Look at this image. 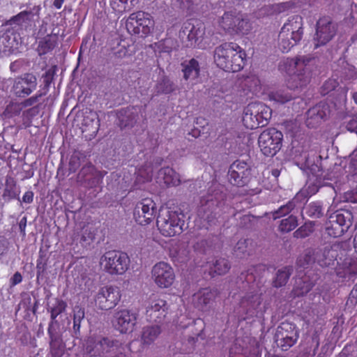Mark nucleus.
Wrapping results in <instances>:
<instances>
[{
    "instance_id": "1",
    "label": "nucleus",
    "mask_w": 357,
    "mask_h": 357,
    "mask_svg": "<svg viewBox=\"0 0 357 357\" xmlns=\"http://www.w3.org/2000/svg\"><path fill=\"white\" fill-rule=\"evenodd\" d=\"M313 58L310 56H296L286 58L279 68L288 75L286 80L287 89H281L269 93V99L280 104H284L294 98L289 90L306 86L310 82L312 68L310 66Z\"/></svg>"
},
{
    "instance_id": "2",
    "label": "nucleus",
    "mask_w": 357,
    "mask_h": 357,
    "mask_svg": "<svg viewBox=\"0 0 357 357\" xmlns=\"http://www.w3.org/2000/svg\"><path fill=\"white\" fill-rule=\"evenodd\" d=\"M214 61L224 71L239 72L245 64L246 53L236 43H224L215 47Z\"/></svg>"
},
{
    "instance_id": "3",
    "label": "nucleus",
    "mask_w": 357,
    "mask_h": 357,
    "mask_svg": "<svg viewBox=\"0 0 357 357\" xmlns=\"http://www.w3.org/2000/svg\"><path fill=\"white\" fill-rule=\"evenodd\" d=\"M184 215L170 208H161L156 219L160 233L165 237L180 234L183 231Z\"/></svg>"
},
{
    "instance_id": "4",
    "label": "nucleus",
    "mask_w": 357,
    "mask_h": 357,
    "mask_svg": "<svg viewBox=\"0 0 357 357\" xmlns=\"http://www.w3.org/2000/svg\"><path fill=\"white\" fill-rule=\"evenodd\" d=\"M272 116V109L266 105L250 102L244 109L243 123L248 129L254 130L268 123Z\"/></svg>"
},
{
    "instance_id": "5",
    "label": "nucleus",
    "mask_w": 357,
    "mask_h": 357,
    "mask_svg": "<svg viewBox=\"0 0 357 357\" xmlns=\"http://www.w3.org/2000/svg\"><path fill=\"white\" fill-rule=\"evenodd\" d=\"M63 33L60 34L59 31L48 33V24L43 21L38 31L36 38V51L39 56L52 54L61 43Z\"/></svg>"
},
{
    "instance_id": "6",
    "label": "nucleus",
    "mask_w": 357,
    "mask_h": 357,
    "mask_svg": "<svg viewBox=\"0 0 357 357\" xmlns=\"http://www.w3.org/2000/svg\"><path fill=\"white\" fill-rule=\"evenodd\" d=\"M155 26L153 17L148 13L137 11L131 13L126 22L128 31L132 34L146 37L150 35Z\"/></svg>"
},
{
    "instance_id": "7",
    "label": "nucleus",
    "mask_w": 357,
    "mask_h": 357,
    "mask_svg": "<svg viewBox=\"0 0 357 357\" xmlns=\"http://www.w3.org/2000/svg\"><path fill=\"white\" fill-rule=\"evenodd\" d=\"M219 25L230 34H248L252 29L248 19L236 11L225 12L219 21Z\"/></svg>"
},
{
    "instance_id": "8",
    "label": "nucleus",
    "mask_w": 357,
    "mask_h": 357,
    "mask_svg": "<svg viewBox=\"0 0 357 357\" xmlns=\"http://www.w3.org/2000/svg\"><path fill=\"white\" fill-rule=\"evenodd\" d=\"M283 134L275 128H268L261 132L258 137V146L265 156L273 157L281 149Z\"/></svg>"
},
{
    "instance_id": "9",
    "label": "nucleus",
    "mask_w": 357,
    "mask_h": 357,
    "mask_svg": "<svg viewBox=\"0 0 357 357\" xmlns=\"http://www.w3.org/2000/svg\"><path fill=\"white\" fill-rule=\"evenodd\" d=\"M105 271L110 275H123L129 268L130 259L128 255L121 251L107 252L100 259Z\"/></svg>"
},
{
    "instance_id": "10",
    "label": "nucleus",
    "mask_w": 357,
    "mask_h": 357,
    "mask_svg": "<svg viewBox=\"0 0 357 357\" xmlns=\"http://www.w3.org/2000/svg\"><path fill=\"white\" fill-rule=\"evenodd\" d=\"M138 319L139 313L137 311L123 308L115 311L112 319V324L120 333H131L136 328Z\"/></svg>"
},
{
    "instance_id": "11",
    "label": "nucleus",
    "mask_w": 357,
    "mask_h": 357,
    "mask_svg": "<svg viewBox=\"0 0 357 357\" xmlns=\"http://www.w3.org/2000/svg\"><path fill=\"white\" fill-rule=\"evenodd\" d=\"M299 337V329L297 326L289 321L282 322L277 328L275 341L282 351H287L293 347Z\"/></svg>"
},
{
    "instance_id": "12",
    "label": "nucleus",
    "mask_w": 357,
    "mask_h": 357,
    "mask_svg": "<svg viewBox=\"0 0 357 357\" xmlns=\"http://www.w3.org/2000/svg\"><path fill=\"white\" fill-rule=\"evenodd\" d=\"M351 225V213L337 211L329 216L326 230L330 236L337 238L347 232Z\"/></svg>"
},
{
    "instance_id": "13",
    "label": "nucleus",
    "mask_w": 357,
    "mask_h": 357,
    "mask_svg": "<svg viewBox=\"0 0 357 357\" xmlns=\"http://www.w3.org/2000/svg\"><path fill=\"white\" fill-rule=\"evenodd\" d=\"M337 25L328 16L320 17L316 24V33L314 37V48L326 45L336 35Z\"/></svg>"
},
{
    "instance_id": "14",
    "label": "nucleus",
    "mask_w": 357,
    "mask_h": 357,
    "mask_svg": "<svg viewBox=\"0 0 357 357\" xmlns=\"http://www.w3.org/2000/svg\"><path fill=\"white\" fill-rule=\"evenodd\" d=\"M119 342L109 337L91 339L87 342L86 351L91 356L109 357L117 350Z\"/></svg>"
},
{
    "instance_id": "15",
    "label": "nucleus",
    "mask_w": 357,
    "mask_h": 357,
    "mask_svg": "<svg viewBox=\"0 0 357 357\" xmlns=\"http://www.w3.org/2000/svg\"><path fill=\"white\" fill-rule=\"evenodd\" d=\"M121 298V291L114 286H105L98 291L95 302L99 309L109 310L115 307Z\"/></svg>"
},
{
    "instance_id": "16",
    "label": "nucleus",
    "mask_w": 357,
    "mask_h": 357,
    "mask_svg": "<svg viewBox=\"0 0 357 357\" xmlns=\"http://www.w3.org/2000/svg\"><path fill=\"white\" fill-rule=\"evenodd\" d=\"M151 278L157 287L160 289H167L173 284L175 273L169 264L159 261L151 269Z\"/></svg>"
},
{
    "instance_id": "17",
    "label": "nucleus",
    "mask_w": 357,
    "mask_h": 357,
    "mask_svg": "<svg viewBox=\"0 0 357 357\" xmlns=\"http://www.w3.org/2000/svg\"><path fill=\"white\" fill-rule=\"evenodd\" d=\"M155 214V203L151 198H144L137 203L133 211V218L137 224L147 225L153 221Z\"/></svg>"
},
{
    "instance_id": "18",
    "label": "nucleus",
    "mask_w": 357,
    "mask_h": 357,
    "mask_svg": "<svg viewBox=\"0 0 357 357\" xmlns=\"http://www.w3.org/2000/svg\"><path fill=\"white\" fill-rule=\"evenodd\" d=\"M169 305L160 298L152 299L146 308V317L149 322L163 324L169 313Z\"/></svg>"
},
{
    "instance_id": "19",
    "label": "nucleus",
    "mask_w": 357,
    "mask_h": 357,
    "mask_svg": "<svg viewBox=\"0 0 357 357\" xmlns=\"http://www.w3.org/2000/svg\"><path fill=\"white\" fill-rule=\"evenodd\" d=\"M344 252V250L340 243L326 246L323 250L317 249V263L321 267L334 266L338 259H342Z\"/></svg>"
},
{
    "instance_id": "20",
    "label": "nucleus",
    "mask_w": 357,
    "mask_h": 357,
    "mask_svg": "<svg viewBox=\"0 0 357 357\" xmlns=\"http://www.w3.org/2000/svg\"><path fill=\"white\" fill-rule=\"evenodd\" d=\"M250 168L248 164L241 160H236L229 167V181L237 187L245 186L249 182Z\"/></svg>"
},
{
    "instance_id": "21",
    "label": "nucleus",
    "mask_w": 357,
    "mask_h": 357,
    "mask_svg": "<svg viewBox=\"0 0 357 357\" xmlns=\"http://www.w3.org/2000/svg\"><path fill=\"white\" fill-rule=\"evenodd\" d=\"M216 296L215 290L209 287L201 288L192 295V303L198 310L208 312L212 308Z\"/></svg>"
},
{
    "instance_id": "22",
    "label": "nucleus",
    "mask_w": 357,
    "mask_h": 357,
    "mask_svg": "<svg viewBox=\"0 0 357 357\" xmlns=\"http://www.w3.org/2000/svg\"><path fill=\"white\" fill-rule=\"evenodd\" d=\"M37 86L36 77L31 73H25L15 78L13 86L14 94L20 98L28 96Z\"/></svg>"
},
{
    "instance_id": "23",
    "label": "nucleus",
    "mask_w": 357,
    "mask_h": 357,
    "mask_svg": "<svg viewBox=\"0 0 357 357\" xmlns=\"http://www.w3.org/2000/svg\"><path fill=\"white\" fill-rule=\"evenodd\" d=\"M288 34H291L294 40H301L303 36V21L300 15H294L290 17L281 28V37L286 40Z\"/></svg>"
},
{
    "instance_id": "24",
    "label": "nucleus",
    "mask_w": 357,
    "mask_h": 357,
    "mask_svg": "<svg viewBox=\"0 0 357 357\" xmlns=\"http://www.w3.org/2000/svg\"><path fill=\"white\" fill-rule=\"evenodd\" d=\"M47 334L50 338V355L51 357H62L65 353L66 344L62 336L56 328H47Z\"/></svg>"
},
{
    "instance_id": "25",
    "label": "nucleus",
    "mask_w": 357,
    "mask_h": 357,
    "mask_svg": "<svg viewBox=\"0 0 357 357\" xmlns=\"http://www.w3.org/2000/svg\"><path fill=\"white\" fill-rule=\"evenodd\" d=\"M328 114V107L324 103L316 105L310 108L307 112V124L309 126L312 123V121L315 123H320L324 120Z\"/></svg>"
},
{
    "instance_id": "26",
    "label": "nucleus",
    "mask_w": 357,
    "mask_h": 357,
    "mask_svg": "<svg viewBox=\"0 0 357 357\" xmlns=\"http://www.w3.org/2000/svg\"><path fill=\"white\" fill-rule=\"evenodd\" d=\"M67 303L63 300L56 298L52 306L47 308V311L50 313L51 321L48 324L47 328H55V326L58 324L56 320V317L66 311Z\"/></svg>"
},
{
    "instance_id": "27",
    "label": "nucleus",
    "mask_w": 357,
    "mask_h": 357,
    "mask_svg": "<svg viewBox=\"0 0 357 357\" xmlns=\"http://www.w3.org/2000/svg\"><path fill=\"white\" fill-rule=\"evenodd\" d=\"M161 333L159 326H146L142 328L141 342L143 345L149 346L155 342Z\"/></svg>"
},
{
    "instance_id": "28",
    "label": "nucleus",
    "mask_w": 357,
    "mask_h": 357,
    "mask_svg": "<svg viewBox=\"0 0 357 357\" xmlns=\"http://www.w3.org/2000/svg\"><path fill=\"white\" fill-rule=\"evenodd\" d=\"M182 32L187 34V38L190 44L196 45L199 40L202 38L204 31L200 27H197L190 22H185L182 26Z\"/></svg>"
},
{
    "instance_id": "29",
    "label": "nucleus",
    "mask_w": 357,
    "mask_h": 357,
    "mask_svg": "<svg viewBox=\"0 0 357 357\" xmlns=\"http://www.w3.org/2000/svg\"><path fill=\"white\" fill-rule=\"evenodd\" d=\"M241 303L242 306L247 308L248 314H254L261 303V295L250 292L241 299Z\"/></svg>"
},
{
    "instance_id": "30",
    "label": "nucleus",
    "mask_w": 357,
    "mask_h": 357,
    "mask_svg": "<svg viewBox=\"0 0 357 357\" xmlns=\"http://www.w3.org/2000/svg\"><path fill=\"white\" fill-rule=\"evenodd\" d=\"M231 268V265L228 259L225 258L217 259L215 262L209 266V274L211 277L216 275H222L226 274Z\"/></svg>"
},
{
    "instance_id": "31",
    "label": "nucleus",
    "mask_w": 357,
    "mask_h": 357,
    "mask_svg": "<svg viewBox=\"0 0 357 357\" xmlns=\"http://www.w3.org/2000/svg\"><path fill=\"white\" fill-rule=\"evenodd\" d=\"M158 174L167 186L178 185L180 183L179 175L171 167H166L160 169Z\"/></svg>"
},
{
    "instance_id": "32",
    "label": "nucleus",
    "mask_w": 357,
    "mask_h": 357,
    "mask_svg": "<svg viewBox=\"0 0 357 357\" xmlns=\"http://www.w3.org/2000/svg\"><path fill=\"white\" fill-rule=\"evenodd\" d=\"M183 66V77L185 80L197 78L199 75V62L195 59H190L188 63Z\"/></svg>"
},
{
    "instance_id": "33",
    "label": "nucleus",
    "mask_w": 357,
    "mask_h": 357,
    "mask_svg": "<svg viewBox=\"0 0 357 357\" xmlns=\"http://www.w3.org/2000/svg\"><path fill=\"white\" fill-rule=\"evenodd\" d=\"M317 249H307L303 255H300L296 264L299 267L306 268L307 266L317 262Z\"/></svg>"
},
{
    "instance_id": "34",
    "label": "nucleus",
    "mask_w": 357,
    "mask_h": 357,
    "mask_svg": "<svg viewBox=\"0 0 357 357\" xmlns=\"http://www.w3.org/2000/svg\"><path fill=\"white\" fill-rule=\"evenodd\" d=\"M293 271L292 266H285L278 271L273 281V286L281 287L287 284Z\"/></svg>"
},
{
    "instance_id": "35",
    "label": "nucleus",
    "mask_w": 357,
    "mask_h": 357,
    "mask_svg": "<svg viewBox=\"0 0 357 357\" xmlns=\"http://www.w3.org/2000/svg\"><path fill=\"white\" fill-rule=\"evenodd\" d=\"M3 197L12 199H20V191L17 190V183L13 178H6Z\"/></svg>"
},
{
    "instance_id": "36",
    "label": "nucleus",
    "mask_w": 357,
    "mask_h": 357,
    "mask_svg": "<svg viewBox=\"0 0 357 357\" xmlns=\"http://www.w3.org/2000/svg\"><path fill=\"white\" fill-rule=\"evenodd\" d=\"M314 285V284L311 281L299 279L296 282L293 293L295 296H303L313 288Z\"/></svg>"
},
{
    "instance_id": "37",
    "label": "nucleus",
    "mask_w": 357,
    "mask_h": 357,
    "mask_svg": "<svg viewBox=\"0 0 357 357\" xmlns=\"http://www.w3.org/2000/svg\"><path fill=\"white\" fill-rule=\"evenodd\" d=\"M32 13L31 11H21L17 15L12 17L8 22L7 24L9 25H17L19 26H23L26 24H29L31 19V17Z\"/></svg>"
},
{
    "instance_id": "38",
    "label": "nucleus",
    "mask_w": 357,
    "mask_h": 357,
    "mask_svg": "<svg viewBox=\"0 0 357 357\" xmlns=\"http://www.w3.org/2000/svg\"><path fill=\"white\" fill-rule=\"evenodd\" d=\"M251 241L250 239H240L234 249L236 256L242 258L246 255H250L251 249L249 248V245Z\"/></svg>"
},
{
    "instance_id": "39",
    "label": "nucleus",
    "mask_w": 357,
    "mask_h": 357,
    "mask_svg": "<svg viewBox=\"0 0 357 357\" xmlns=\"http://www.w3.org/2000/svg\"><path fill=\"white\" fill-rule=\"evenodd\" d=\"M286 40H283L281 37V31L278 35V48L283 53L289 52L293 47L296 45L301 40H294L291 34H288Z\"/></svg>"
},
{
    "instance_id": "40",
    "label": "nucleus",
    "mask_w": 357,
    "mask_h": 357,
    "mask_svg": "<svg viewBox=\"0 0 357 357\" xmlns=\"http://www.w3.org/2000/svg\"><path fill=\"white\" fill-rule=\"evenodd\" d=\"M305 212L311 218L317 219L323 216V208L319 202H311L305 208Z\"/></svg>"
},
{
    "instance_id": "41",
    "label": "nucleus",
    "mask_w": 357,
    "mask_h": 357,
    "mask_svg": "<svg viewBox=\"0 0 357 357\" xmlns=\"http://www.w3.org/2000/svg\"><path fill=\"white\" fill-rule=\"evenodd\" d=\"M298 225L297 218L294 215H289L282 219L279 225V230L283 233H287L294 230Z\"/></svg>"
},
{
    "instance_id": "42",
    "label": "nucleus",
    "mask_w": 357,
    "mask_h": 357,
    "mask_svg": "<svg viewBox=\"0 0 357 357\" xmlns=\"http://www.w3.org/2000/svg\"><path fill=\"white\" fill-rule=\"evenodd\" d=\"M296 207V203L294 199L289 201L286 204L281 206L277 211L273 213L274 220L280 218L290 213Z\"/></svg>"
},
{
    "instance_id": "43",
    "label": "nucleus",
    "mask_w": 357,
    "mask_h": 357,
    "mask_svg": "<svg viewBox=\"0 0 357 357\" xmlns=\"http://www.w3.org/2000/svg\"><path fill=\"white\" fill-rule=\"evenodd\" d=\"M158 92L164 94H169L174 91V84L168 77H164L157 84Z\"/></svg>"
},
{
    "instance_id": "44",
    "label": "nucleus",
    "mask_w": 357,
    "mask_h": 357,
    "mask_svg": "<svg viewBox=\"0 0 357 357\" xmlns=\"http://www.w3.org/2000/svg\"><path fill=\"white\" fill-rule=\"evenodd\" d=\"M128 1L129 0H110L109 4L115 13L122 14L130 9L128 6Z\"/></svg>"
},
{
    "instance_id": "45",
    "label": "nucleus",
    "mask_w": 357,
    "mask_h": 357,
    "mask_svg": "<svg viewBox=\"0 0 357 357\" xmlns=\"http://www.w3.org/2000/svg\"><path fill=\"white\" fill-rule=\"evenodd\" d=\"M338 85L339 83L335 79H328L322 85L321 88V93L323 96H326L330 92L334 91Z\"/></svg>"
},
{
    "instance_id": "46",
    "label": "nucleus",
    "mask_w": 357,
    "mask_h": 357,
    "mask_svg": "<svg viewBox=\"0 0 357 357\" xmlns=\"http://www.w3.org/2000/svg\"><path fill=\"white\" fill-rule=\"evenodd\" d=\"M312 231V227L311 225L305 224L296 229L294 231V235L296 238H303L310 236Z\"/></svg>"
},
{
    "instance_id": "47",
    "label": "nucleus",
    "mask_w": 357,
    "mask_h": 357,
    "mask_svg": "<svg viewBox=\"0 0 357 357\" xmlns=\"http://www.w3.org/2000/svg\"><path fill=\"white\" fill-rule=\"evenodd\" d=\"M47 266V259L41 250L39 252V257L36 261V270L38 276L43 274Z\"/></svg>"
},
{
    "instance_id": "48",
    "label": "nucleus",
    "mask_w": 357,
    "mask_h": 357,
    "mask_svg": "<svg viewBox=\"0 0 357 357\" xmlns=\"http://www.w3.org/2000/svg\"><path fill=\"white\" fill-rule=\"evenodd\" d=\"M294 3L291 1L282 2L271 6L272 10L275 13H280L294 7Z\"/></svg>"
},
{
    "instance_id": "49",
    "label": "nucleus",
    "mask_w": 357,
    "mask_h": 357,
    "mask_svg": "<svg viewBox=\"0 0 357 357\" xmlns=\"http://www.w3.org/2000/svg\"><path fill=\"white\" fill-rule=\"evenodd\" d=\"M347 305H356L357 304V283L351 289L347 301Z\"/></svg>"
},
{
    "instance_id": "50",
    "label": "nucleus",
    "mask_w": 357,
    "mask_h": 357,
    "mask_svg": "<svg viewBox=\"0 0 357 357\" xmlns=\"http://www.w3.org/2000/svg\"><path fill=\"white\" fill-rule=\"evenodd\" d=\"M41 96L42 94L39 93L24 100L22 102V105L25 107L33 105L38 101V98L41 97Z\"/></svg>"
},
{
    "instance_id": "51",
    "label": "nucleus",
    "mask_w": 357,
    "mask_h": 357,
    "mask_svg": "<svg viewBox=\"0 0 357 357\" xmlns=\"http://www.w3.org/2000/svg\"><path fill=\"white\" fill-rule=\"evenodd\" d=\"M22 274L18 271L15 272L10 280L11 286H15V285L20 284V282H22Z\"/></svg>"
},
{
    "instance_id": "52",
    "label": "nucleus",
    "mask_w": 357,
    "mask_h": 357,
    "mask_svg": "<svg viewBox=\"0 0 357 357\" xmlns=\"http://www.w3.org/2000/svg\"><path fill=\"white\" fill-rule=\"evenodd\" d=\"M8 251V242L4 237L0 236V258Z\"/></svg>"
},
{
    "instance_id": "53",
    "label": "nucleus",
    "mask_w": 357,
    "mask_h": 357,
    "mask_svg": "<svg viewBox=\"0 0 357 357\" xmlns=\"http://www.w3.org/2000/svg\"><path fill=\"white\" fill-rule=\"evenodd\" d=\"M118 51L114 52V55L118 58L125 57L127 54L128 50L125 46L119 45Z\"/></svg>"
},
{
    "instance_id": "54",
    "label": "nucleus",
    "mask_w": 357,
    "mask_h": 357,
    "mask_svg": "<svg viewBox=\"0 0 357 357\" xmlns=\"http://www.w3.org/2000/svg\"><path fill=\"white\" fill-rule=\"evenodd\" d=\"M33 200V192L31 190L26 191L23 197L22 202L26 204H31Z\"/></svg>"
},
{
    "instance_id": "55",
    "label": "nucleus",
    "mask_w": 357,
    "mask_h": 357,
    "mask_svg": "<svg viewBox=\"0 0 357 357\" xmlns=\"http://www.w3.org/2000/svg\"><path fill=\"white\" fill-rule=\"evenodd\" d=\"M84 317V310L79 308L77 311H75L73 316V321H80Z\"/></svg>"
},
{
    "instance_id": "56",
    "label": "nucleus",
    "mask_w": 357,
    "mask_h": 357,
    "mask_svg": "<svg viewBox=\"0 0 357 357\" xmlns=\"http://www.w3.org/2000/svg\"><path fill=\"white\" fill-rule=\"evenodd\" d=\"M347 129L350 132H354L357 128V120L356 119H351L350 120L347 124Z\"/></svg>"
},
{
    "instance_id": "57",
    "label": "nucleus",
    "mask_w": 357,
    "mask_h": 357,
    "mask_svg": "<svg viewBox=\"0 0 357 357\" xmlns=\"http://www.w3.org/2000/svg\"><path fill=\"white\" fill-rule=\"evenodd\" d=\"M80 321H73V332L76 337L79 335Z\"/></svg>"
},
{
    "instance_id": "58",
    "label": "nucleus",
    "mask_w": 357,
    "mask_h": 357,
    "mask_svg": "<svg viewBox=\"0 0 357 357\" xmlns=\"http://www.w3.org/2000/svg\"><path fill=\"white\" fill-rule=\"evenodd\" d=\"M59 23L53 20L50 26L51 32H52V31H54V32H57L58 31H59Z\"/></svg>"
},
{
    "instance_id": "59",
    "label": "nucleus",
    "mask_w": 357,
    "mask_h": 357,
    "mask_svg": "<svg viewBox=\"0 0 357 357\" xmlns=\"http://www.w3.org/2000/svg\"><path fill=\"white\" fill-rule=\"evenodd\" d=\"M65 0H54L53 1V6L56 9H60L61 8Z\"/></svg>"
},
{
    "instance_id": "60",
    "label": "nucleus",
    "mask_w": 357,
    "mask_h": 357,
    "mask_svg": "<svg viewBox=\"0 0 357 357\" xmlns=\"http://www.w3.org/2000/svg\"><path fill=\"white\" fill-rule=\"evenodd\" d=\"M109 357H130V356L123 352H121V351L116 352V351H114V352L113 354H111V356H109Z\"/></svg>"
},
{
    "instance_id": "61",
    "label": "nucleus",
    "mask_w": 357,
    "mask_h": 357,
    "mask_svg": "<svg viewBox=\"0 0 357 357\" xmlns=\"http://www.w3.org/2000/svg\"><path fill=\"white\" fill-rule=\"evenodd\" d=\"M312 340L313 342L315 343V349H317L319 346V335L317 334H314L312 337Z\"/></svg>"
},
{
    "instance_id": "62",
    "label": "nucleus",
    "mask_w": 357,
    "mask_h": 357,
    "mask_svg": "<svg viewBox=\"0 0 357 357\" xmlns=\"http://www.w3.org/2000/svg\"><path fill=\"white\" fill-rule=\"evenodd\" d=\"M26 218H23L20 222V229H21V231H24L26 227Z\"/></svg>"
},
{
    "instance_id": "63",
    "label": "nucleus",
    "mask_w": 357,
    "mask_h": 357,
    "mask_svg": "<svg viewBox=\"0 0 357 357\" xmlns=\"http://www.w3.org/2000/svg\"><path fill=\"white\" fill-rule=\"evenodd\" d=\"M356 157H357V151H354L352 153V159L351 162L353 165H356V162L357 161V159H356Z\"/></svg>"
},
{
    "instance_id": "64",
    "label": "nucleus",
    "mask_w": 357,
    "mask_h": 357,
    "mask_svg": "<svg viewBox=\"0 0 357 357\" xmlns=\"http://www.w3.org/2000/svg\"><path fill=\"white\" fill-rule=\"evenodd\" d=\"M354 244L355 251L357 253V233L356 234L354 238Z\"/></svg>"
}]
</instances>
